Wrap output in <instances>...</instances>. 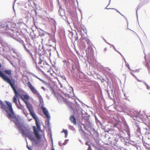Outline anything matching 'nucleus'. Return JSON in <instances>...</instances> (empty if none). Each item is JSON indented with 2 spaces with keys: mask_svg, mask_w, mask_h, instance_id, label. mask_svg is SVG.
<instances>
[{
  "mask_svg": "<svg viewBox=\"0 0 150 150\" xmlns=\"http://www.w3.org/2000/svg\"><path fill=\"white\" fill-rule=\"evenodd\" d=\"M146 86L147 87L146 88L147 89L149 90L150 89V87H149L148 85H146Z\"/></svg>",
  "mask_w": 150,
  "mask_h": 150,
  "instance_id": "nucleus-59",
  "label": "nucleus"
},
{
  "mask_svg": "<svg viewBox=\"0 0 150 150\" xmlns=\"http://www.w3.org/2000/svg\"><path fill=\"white\" fill-rule=\"evenodd\" d=\"M23 97H21L23 100L26 104L27 108L29 110L30 115L36 121V125L38 129H40V126L38 124L39 119L37 115L34 112L32 105L28 101L29 98V96L28 95H23Z\"/></svg>",
  "mask_w": 150,
  "mask_h": 150,
  "instance_id": "nucleus-1",
  "label": "nucleus"
},
{
  "mask_svg": "<svg viewBox=\"0 0 150 150\" xmlns=\"http://www.w3.org/2000/svg\"><path fill=\"white\" fill-rule=\"evenodd\" d=\"M83 32H85V33H87V30H86V29H83Z\"/></svg>",
  "mask_w": 150,
  "mask_h": 150,
  "instance_id": "nucleus-56",
  "label": "nucleus"
},
{
  "mask_svg": "<svg viewBox=\"0 0 150 150\" xmlns=\"http://www.w3.org/2000/svg\"><path fill=\"white\" fill-rule=\"evenodd\" d=\"M16 117V116H15ZM12 117L9 118L11 119ZM15 118L16 119L13 121V122L16 125L17 128L19 132L22 134L23 136V135L27 132L30 128L28 127H25L24 125L21 124L19 121V120L16 118V117L12 118Z\"/></svg>",
  "mask_w": 150,
  "mask_h": 150,
  "instance_id": "nucleus-6",
  "label": "nucleus"
},
{
  "mask_svg": "<svg viewBox=\"0 0 150 150\" xmlns=\"http://www.w3.org/2000/svg\"><path fill=\"white\" fill-rule=\"evenodd\" d=\"M70 89H71V90H72V92L73 93V90H73V88L71 86V87H70Z\"/></svg>",
  "mask_w": 150,
  "mask_h": 150,
  "instance_id": "nucleus-62",
  "label": "nucleus"
},
{
  "mask_svg": "<svg viewBox=\"0 0 150 150\" xmlns=\"http://www.w3.org/2000/svg\"><path fill=\"white\" fill-rule=\"evenodd\" d=\"M113 131V129L112 128H106L105 132L109 133H111Z\"/></svg>",
  "mask_w": 150,
  "mask_h": 150,
  "instance_id": "nucleus-20",
  "label": "nucleus"
},
{
  "mask_svg": "<svg viewBox=\"0 0 150 150\" xmlns=\"http://www.w3.org/2000/svg\"><path fill=\"white\" fill-rule=\"evenodd\" d=\"M91 148L90 145H89L88 148L87 150H91Z\"/></svg>",
  "mask_w": 150,
  "mask_h": 150,
  "instance_id": "nucleus-50",
  "label": "nucleus"
},
{
  "mask_svg": "<svg viewBox=\"0 0 150 150\" xmlns=\"http://www.w3.org/2000/svg\"><path fill=\"white\" fill-rule=\"evenodd\" d=\"M26 137H28L32 142L33 144L35 146H37L38 144L40 142L41 139V136L40 134V138L39 139L35 137L37 140L34 137L33 134V132L30 129L28 130L23 135Z\"/></svg>",
  "mask_w": 150,
  "mask_h": 150,
  "instance_id": "nucleus-5",
  "label": "nucleus"
},
{
  "mask_svg": "<svg viewBox=\"0 0 150 150\" xmlns=\"http://www.w3.org/2000/svg\"><path fill=\"white\" fill-rule=\"evenodd\" d=\"M13 52L15 53L16 54V56H13V57L14 58H15L17 59L18 60V62L19 61H21V59H22L21 55L20 54L18 53H16L15 50H13Z\"/></svg>",
  "mask_w": 150,
  "mask_h": 150,
  "instance_id": "nucleus-11",
  "label": "nucleus"
},
{
  "mask_svg": "<svg viewBox=\"0 0 150 150\" xmlns=\"http://www.w3.org/2000/svg\"><path fill=\"white\" fill-rule=\"evenodd\" d=\"M125 63L126 66L127 67H128L129 66V64L126 61H125Z\"/></svg>",
  "mask_w": 150,
  "mask_h": 150,
  "instance_id": "nucleus-46",
  "label": "nucleus"
},
{
  "mask_svg": "<svg viewBox=\"0 0 150 150\" xmlns=\"http://www.w3.org/2000/svg\"><path fill=\"white\" fill-rule=\"evenodd\" d=\"M27 148L29 150H32V148L31 146H28V144L27 145Z\"/></svg>",
  "mask_w": 150,
  "mask_h": 150,
  "instance_id": "nucleus-44",
  "label": "nucleus"
},
{
  "mask_svg": "<svg viewBox=\"0 0 150 150\" xmlns=\"http://www.w3.org/2000/svg\"><path fill=\"white\" fill-rule=\"evenodd\" d=\"M130 73L132 76H133L135 77L136 79H137V77L134 75V74L133 73H132V72H130Z\"/></svg>",
  "mask_w": 150,
  "mask_h": 150,
  "instance_id": "nucleus-48",
  "label": "nucleus"
},
{
  "mask_svg": "<svg viewBox=\"0 0 150 150\" xmlns=\"http://www.w3.org/2000/svg\"><path fill=\"white\" fill-rule=\"evenodd\" d=\"M10 63L11 64H12V65L13 66V67H15L16 65H14L13 64V62H10Z\"/></svg>",
  "mask_w": 150,
  "mask_h": 150,
  "instance_id": "nucleus-58",
  "label": "nucleus"
},
{
  "mask_svg": "<svg viewBox=\"0 0 150 150\" xmlns=\"http://www.w3.org/2000/svg\"><path fill=\"white\" fill-rule=\"evenodd\" d=\"M107 44L109 45L110 46H111L112 47L113 49L116 51L117 52V50H116V49L115 48V46L112 45L111 44L108 42H107Z\"/></svg>",
  "mask_w": 150,
  "mask_h": 150,
  "instance_id": "nucleus-33",
  "label": "nucleus"
},
{
  "mask_svg": "<svg viewBox=\"0 0 150 150\" xmlns=\"http://www.w3.org/2000/svg\"><path fill=\"white\" fill-rule=\"evenodd\" d=\"M33 1V2L34 4V5L35 6L36 8L37 9V6H38V4H37V3H36L37 1Z\"/></svg>",
  "mask_w": 150,
  "mask_h": 150,
  "instance_id": "nucleus-31",
  "label": "nucleus"
},
{
  "mask_svg": "<svg viewBox=\"0 0 150 150\" xmlns=\"http://www.w3.org/2000/svg\"><path fill=\"white\" fill-rule=\"evenodd\" d=\"M0 29L3 31L7 30L11 35L17 31L16 24L9 22H0Z\"/></svg>",
  "mask_w": 150,
  "mask_h": 150,
  "instance_id": "nucleus-2",
  "label": "nucleus"
},
{
  "mask_svg": "<svg viewBox=\"0 0 150 150\" xmlns=\"http://www.w3.org/2000/svg\"><path fill=\"white\" fill-rule=\"evenodd\" d=\"M45 115L48 119V120L47 121V126L48 127H50V116L49 112H48V113L47 115H46H46Z\"/></svg>",
  "mask_w": 150,
  "mask_h": 150,
  "instance_id": "nucleus-15",
  "label": "nucleus"
},
{
  "mask_svg": "<svg viewBox=\"0 0 150 150\" xmlns=\"http://www.w3.org/2000/svg\"><path fill=\"white\" fill-rule=\"evenodd\" d=\"M44 84L46 86H47L49 88L52 87L51 84L50 83H47L45 82Z\"/></svg>",
  "mask_w": 150,
  "mask_h": 150,
  "instance_id": "nucleus-28",
  "label": "nucleus"
},
{
  "mask_svg": "<svg viewBox=\"0 0 150 150\" xmlns=\"http://www.w3.org/2000/svg\"><path fill=\"white\" fill-rule=\"evenodd\" d=\"M70 119L72 123L74 125H76V122L75 118L73 115H71L70 116Z\"/></svg>",
  "mask_w": 150,
  "mask_h": 150,
  "instance_id": "nucleus-16",
  "label": "nucleus"
},
{
  "mask_svg": "<svg viewBox=\"0 0 150 150\" xmlns=\"http://www.w3.org/2000/svg\"><path fill=\"white\" fill-rule=\"evenodd\" d=\"M23 46L25 52L29 54L33 60L34 61V58L33 57L32 53L30 50L29 45L28 44H25Z\"/></svg>",
  "mask_w": 150,
  "mask_h": 150,
  "instance_id": "nucleus-8",
  "label": "nucleus"
},
{
  "mask_svg": "<svg viewBox=\"0 0 150 150\" xmlns=\"http://www.w3.org/2000/svg\"><path fill=\"white\" fill-rule=\"evenodd\" d=\"M39 61L38 62V64H41L42 63V60H41V58L40 57V58H39Z\"/></svg>",
  "mask_w": 150,
  "mask_h": 150,
  "instance_id": "nucleus-47",
  "label": "nucleus"
},
{
  "mask_svg": "<svg viewBox=\"0 0 150 150\" xmlns=\"http://www.w3.org/2000/svg\"><path fill=\"white\" fill-rule=\"evenodd\" d=\"M51 49H50L48 48L46 50V53L49 52L50 54V56L51 55Z\"/></svg>",
  "mask_w": 150,
  "mask_h": 150,
  "instance_id": "nucleus-32",
  "label": "nucleus"
},
{
  "mask_svg": "<svg viewBox=\"0 0 150 150\" xmlns=\"http://www.w3.org/2000/svg\"><path fill=\"white\" fill-rule=\"evenodd\" d=\"M69 141L68 139H65V140L64 142L63 143V145H66L68 142Z\"/></svg>",
  "mask_w": 150,
  "mask_h": 150,
  "instance_id": "nucleus-36",
  "label": "nucleus"
},
{
  "mask_svg": "<svg viewBox=\"0 0 150 150\" xmlns=\"http://www.w3.org/2000/svg\"><path fill=\"white\" fill-rule=\"evenodd\" d=\"M75 52L78 55H79V56L80 55V54L79 52L77 50H75Z\"/></svg>",
  "mask_w": 150,
  "mask_h": 150,
  "instance_id": "nucleus-53",
  "label": "nucleus"
},
{
  "mask_svg": "<svg viewBox=\"0 0 150 150\" xmlns=\"http://www.w3.org/2000/svg\"><path fill=\"white\" fill-rule=\"evenodd\" d=\"M11 37L13 38L14 39H15V40H17L18 42H20V40H18L16 38H14V37H13V36H12L11 35Z\"/></svg>",
  "mask_w": 150,
  "mask_h": 150,
  "instance_id": "nucleus-39",
  "label": "nucleus"
},
{
  "mask_svg": "<svg viewBox=\"0 0 150 150\" xmlns=\"http://www.w3.org/2000/svg\"><path fill=\"white\" fill-rule=\"evenodd\" d=\"M135 117H139V115L137 113V112H136V113L135 114Z\"/></svg>",
  "mask_w": 150,
  "mask_h": 150,
  "instance_id": "nucleus-52",
  "label": "nucleus"
},
{
  "mask_svg": "<svg viewBox=\"0 0 150 150\" xmlns=\"http://www.w3.org/2000/svg\"><path fill=\"white\" fill-rule=\"evenodd\" d=\"M108 135L107 134H105L104 136V138L105 139L108 138V139L110 138V137H108Z\"/></svg>",
  "mask_w": 150,
  "mask_h": 150,
  "instance_id": "nucleus-37",
  "label": "nucleus"
},
{
  "mask_svg": "<svg viewBox=\"0 0 150 150\" xmlns=\"http://www.w3.org/2000/svg\"><path fill=\"white\" fill-rule=\"evenodd\" d=\"M112 9L115 10L117 12L119 13L120 14H121V13L117 9H115V8H112Z\"/></svg>",
  "mask_w": 150,
  "mask_h": 150,
  "instance_id": "nucleus-54",
  "label": "nucleus"
},
{
  "mask_svg": "<svg viewBox=\"0 0 150 150\" xmlns=\"http://www.w3.org/2000/svg\"><path fill=\"white\" fill-rule=\"evenodd\" d=\"M123 139V138L121 136V134H117L115 139H120V140H122Z\"/></svg>",
  "mask_w": 150,
  "mask_h": 150,
  "instance_id": "nucleus-21",
  "label": "nucleus"
},
{
  "mask_svg": "<svg viewBox=\"0 0 150 150\" xmlns=\"http://www.w3.org/2000/svg\"><path fill=\"white\" fill-rule=\"evenodd\" d=\"M48 127V130H49V131H50V137L51 140L52 142V143H53V139H52V132H51V128L50 127V126Z\"/></svg>",
  "mask_w": 150,
  "mask_h": 150,
  "instance_id": "nucleus-24",
  "label": "nucleus"
},
{
  "mask_svg": "<svg viewBox=\"0 0 150 150\" xmlns=\"http://www.w3.org/2000/svg\"><path fill=\"white\" fill-rule=\"evenodd\" d=\"M86 55L89 56L93 54L94 51L92 46L88 47L86 50Z\"/></svg>",
  "mask_w": 150,
  "mask_h": 150,
  "instance_id": "nucleus-10",
  "label": "nucleus"
},
{
  "mask_svg": "<svg viewBox=\"0 0 150 150\" xmlns=\"http://www.w3.org/2000/svg\"><path fill=\"white\" fill-rule=\"evenodd\" d=\"M58 3L59 6V8L58 11V14L61 16H63L62 14H63L64 13V11L62 8V6L60 4L59 1H58Z\"/></svg>",
  "mask_w": 150,
  "mask_h": 150,
  "instance_id": "nucleus-12",
  "label": "nucleus"
},
{
  "mask_svg": "<svg viewBox=\"0 0 150 150\" xmlns=\"http://www.w3.org/2000/svg\"><path fill=\"white\" fill-rule=\"evenodd\" d=\"M85 144L86 145H88V146H89V144H88V142H86L85 143Z\"/></svg>",
  "mask_w": 150,
  "mask_h": 150,
  "instance_id": "nucleus-63",
  "label": "nucleus"
},
{
  "mask_svg": "<svg viewBox=\"0 0 150 150\" xmlns=\"http://www.w3.org/2000/svg\"><path fill=\"white\" fill-rule=\"evenodd\" d=\"M58 144H59V145L60 146H62V144L61 143V141H59L58 142Z\"/></svg>",
  "mask_w": 150,
  "mask_h": 150,
  "instance_id": "nucleus-55",
  "label": "nucleus"
},
{
  "mask_svg": "<svg viewBox=\"0 0 150 150\" xmlns=\"http://www.w3.org/2000/svg\"><path fill=\"white\" fill-rule=\"evenodd\" d=\"M122 16H123L126 19V21H127V24H128V21H127V19L125 17V16H124L121 13V14H120Z\"/></svg>",
  "mask_w": 150,
  "mask_h": 150,
  "instance_id": "nucleus-49",
  "label": "nucleus"
},
{
  "mask_svg": "<svg viewBox=\"0 0 150 150\" xmlns=\"http://www.w3.org/2000/svg\"><path fill=\"white\" fill-rule=\"evenodd\" d=\"M65 96L66 97H67L68 98H71L72 96H71L69 93H65L64 94Z\"/></svg>",
  "mask_w": 150,
  "mask_h": 150,
  "instance_id": "nucleus-29",
  "label": "nucleus"
},
{
  "mask_svg": "<svg viewBox=\"0 0 150 150\" xmlns=\"http://www.w3.org/2000/svg\"><path fill=\"white\" fill-rule=\"evenodd\" d=\"M82 110H81V116L82 117V118H83L84 116L83 113L82 112Z\"/></svg>",
  "mask_w": 150,
  "mask_h": 150,
  "instance_id": "nucleus-51",
  "label": "nucleus"
},
{
  "mask_svg": "<svg viewBox=\"0 0 150 150\" xmlns=\"http://www.w3.org/2000/svg\"><path fill=\"white\" fill-rule=\"evenodd\" d=\"M137 80V81L139 82H142V80H140L139 79H138L137 78V79H136Z\"/></svg>",
  "mask_w": 150,
  "mask_h": 150,
  "instance_id": "nucleus-61",
  "label": "nucleus"
},
{
  "mask_svg": "<svg viewBox=\"0 0 150 150\" xmlns=\"http://www.w3.org/2000/svg\"><path fill=\"white\" fill-rule=\"evenodd\" d=\"M33 62H35V64H36V68L37 69H39L40 68H39V67L38 66H37L36 62L35 61V59H34V61H33Z\"/></svg>",
  "mask_w": 150,
  "mask_h": 150,
  "instance_id": "nucleus-38",
  "label": "nucleus"
},
{
  "mask_svg": "<svg viewBox=\"0 0 150 150\" xmlns=\"http://www.w3.org/2000/svg\"><path fill=\"white\" fill-rule=\"evenodd\" d=\"M132 71L134 72H139V69H135L134 70H132Z\"/></svg>",
  "mask_w": 150,
  "mask_h": 150,
  "instance_id": "nucleus-45",
  "label": "nucleus"
},
{
  "mask_svg": "<svg viewBox=\"0 0 150 150\" xmlns=\"http://www.w3.org/2000/svg\"><path fill=\"white\" fill-rule=\"evenodd\" d=\"M90 116V115H89L88 116H84L82 118L85 120V122H86L88 121H90L89 120Z\"/></svg>",
  "mask_w": 150,
  "mask_h": 150,
  "instance_id": "nucleus-23",
  "label": "nucleus"
},
{
  "mask_svg": "<svg viewBox=\"0 0 150 150\" xmlns=\"http://www.w3.org/2000/svg\"><path fill=\"white\" fill-rule=\"evenodd\" d=\"M15 1L13 3V10H14V4H15V2L16 1Z\"/></svg>",
  "mask_w": 150,
  "mask_h": 150,
  "instance_id": "nucleus-57",
  "label": "nucleus"
},
{
  "mask_svg": "<svg viewBox=\"0 0 150 150\" xmlns=\"http://www.w3.org/2000/svg\"><path fill=\"white\" fill-rule=\"evenodd\" d=\"M85 39L88 45V47L92 46L93 45L92 44L89 39L87 38H86Z\"/></svg>",
  "mask_w": 150,
  "mask_h": 150,
  "instance_id": "nucleus-18",
  "label": "nucleus"
},
{
  "mask_svg": "<svg viewBox=\"0 0 150 150\" xmlns=\"http://www.w3.org/2000/svg\"><path fill=\"white\" fill-rule=\"evenodd\" d=\"M98 125L100 126V127L101 128V129L102 130H104V132H105V129L106 128V127L103 125L101 123V124H100Z\"/></svg>",
  "mask_w": 150,
  "mask_h": 150,
  "instance_id": "nucleus-27",
  "label": "nucleus"
},
{
  "mask_svg": "<svg viewBox=\"0 0 150 150\" xmlns=\"http://www.w3.org/2000/svg\"><path fill=\"white\" fill-rule=\"evenodd\" d=\"M78 31H79L80 34L82 36H83L84 35V34L82 32L81 30L80 31V30H78Z\"/></svg>",
  "mask_w": 150,
  "mask_h": 150,
  "instance_id": "nucleus-41",
  "label": "nucleus"
},
{
  "mask_svg": "<svg viewBox=\"0 0 150 150\" xmlns=\"http://www.w3.org/2000/svg\"><path fill=\"white\" fill-rule=\"evenodd\" d=\"M20 43L23 46L24 44H25L24 43V41L23 40H20Z\"/></svg>",
  "mask_w": 150,
  "mask_h": 150,
  "instance_id": "nucleus-42",
  "label": "nucleus"
},
{
  "mask_svg": "<svg viewBox=\"0 0 150 150\" xmlns=\"http://www.w3.org/2000/svg\"><path fill=\"white\" fill-rule=\"evenodd\" d=\"M16 106H17L18 108L19 109H22L21 107H23L21 104H20V106H19L18 104V105H16Z\"/></svg>",
  "mask_w": 150,
  "mask_h": 150,
  "instance_id": "nucleus-35",
  "label": "nucleus"
},
{
  "mask_svg": "<svg viewBox=\"0 0 150 150\" xmlns=\"http://www.w3.org/2000/svg\"><path fill=\"white\" fill-rule=\"evenodd\" d=\"M147 3V2H145V1H142L141 2L138 6L137 7V9L136 11V15H137V20H138V14L137 13V11L138 9H139L143 5L146 4Z\"/></svg>",
  "mask_w": 150,
  "mask_h": 150,
  "instance_id": "nucleus-13",
  "label": "nucleus"
},
{
  "mask_svg": "<svg viewBox=\"0 0 150 150\" xmlns=\"http://www.w3.org/2000/svg\"><path fill=\"white\" fill-rule=\"evenodd\" d=\"M50 89V90L52 92V94H54L55 93L53 89L52 88V87H51Z\"/></svg>",
  "mask_w": 150,
  "mask_h": 150,
  "instance_id": "nucleus-34",
  "label": "nucleus"
},
{
  "mask_svg": "<svg viewBox=\"0 0 150 150\" xmlns=\"http://www.w3.org/2000/svg\"><path fill=\"white\" fill-rule=\"evenodd\" d=\"M83 127L87 131H88L90 133L89 131V129H90L93 131V135L96 138H97L98 136V132L95 130L94 128L92 127V124L91 122L90 121L86 122V124H83Z\"/></svg>",
  "mask_w": 150,
  "mask_h": 150,
  "instance_id": "nucleus-7",
  "label": "nucleus"
},
{
  "mask_svg": "<svg viewBox=\"0 0 150 150\" xmlns=\"http://www.w3.org/2000/svg\"><path fill=\"white\" fill-rule=\"evenodd\" d=\"M4 72L6 74H10L11 72L10 70H6L4 71Z\"/></svg>",
  "mask_w": 150,
  "mask_h": 150,
  "instance_id": "nucleus-26",
  "label": "nucleus"
},
{
  "mask_svg": "<svg viewBox=\"0 0 150 150\" xmlns=\"http://www.w3.org/2000/svg\"><path fill=\"white\" fill-rule=\"evenodd\" d=\"M18 62L20 64L21 66L23 67H25L26 63L25 60H23L22 59L21 61H19Z\"/></svg>",
  "mask_w": 150,
  "mask_h": 150,
  "instance_id": "nucleus-17",
  "label": "nucleus"
},
{
  "mask_svg": "<svg viewBox=\"0 0 150 150\" xmlns=\"http://www.w3.org/2000/svg\"><path fill=\"white\" fill-rule=\"evenodd\" d=\"M69 107L72 110H73L74 109H73V106H72V104H69Z\"/></svg>",
  "mask_w": 150,
  "mask_h": 150,
  "instance_id": "nucleus-40",
  "label": "nucleus"
},
{
  "mask_svg": "<svg viewBox=\"0 0 150 150\" xmlns=\"http://www.w3.org/2000/svg\"><path fill=\"white\" fill-rule=\"evenodd\" d=\"M36 122V121H35ZM39 120L38 121V124H39ZM35 124H36V123L35 122ZM40 126V129H38L37 125H36L37 129L36 128V127L35 126H34L33 127V132H34V134L35 136V137H37L38 138L40 139V134L39 133L38 131L40 130V126Z\"/></svg>",
  "mask_w": 150,
  "mask_h": 150,
  "instance_id": "nucleus-9",
  "label": "nucleus"
},
{
  "mask_svg": "<svg viewBox=\"0 0 150 150\" xmlns=\"http://www.w3.org/2000/svg\"><path fill=\"white\" fill-rule=\"evenodd\" d=\"M118 125V124H115V125H114V127H117V126Z\"/></svg>",
  "mask_w": 150,
  "mask_h": 150,
  "instance_id": "nucleus-60",
  "label": "nucleus"
},
{
  "mask_svg": "<svg viewBox=\"0 0 150 150\" xmlns=\"http://www.w3.org/2000/svg\"><path fill=\"white\" fill-rule=\"evenodd\" d=\"M27 85L31 91L33 93L36 94L38 98L43 113L44 115H47L48 111L46 108L44 107V103L42 98L38 91L32 85L30 81L28 82Z\"/></svg>",
  "mask_w": 150,
  "mask_h": 150,
  "instance_id": "nucleus-4",
  "label": "nucleus"
},
{
  "mask_svg": "<svg viewBox=\"0 0 150 150\" xmlns=\"http://www.w3.org/2000/svg\"><path fill=\"white\" fill-rule=\"evenodd\" d=\"M8 150H16V149H12L11 148L9 149H8Z\"/></svg>",
  "mask_w": 150,
  "mask_h": 150,
  "instance_id": "nucleus-64",
  "label": "nucleus"
},
{
  "mask_svg": "<svg viewBox=\"0 0 150 150\" xmlns=\"http://www.w3.org/2000/svg\"><path fill=\"white\" fill-rule=\"evenodd\" d=\"M17 98L16 96H14L13 98V102L15 103L16 105H18Z\"/></svg>",
  "mask_w": 150,
  "mask_h": 150,
  "instance_id": "nucleus-25",
  "label": "nucleus"
},
{
  "mask_svg": "<svg viewBox=\"0 0 150 150\" xmlns=\"http://www.w3.org/2000/svg\"><path fill=\"white\" fill-rule=\"evenodd\" d=\"M136 134L138 135H139L141 134V129L140 127L138 125L137 123H136Z\"/></svg>",
  "mask_w": 150,
  "mask_h": 150,
  "instance_id": "nucleus-14",
  "label": "nucleus"
},
{
  "mask_svg": "<svg viewBox=\"0 0 150 150\" xmlns=\"http://www.w3.org/2000/svg\"><path fill=\"white\" fill-rule=\"evenodd\" d=\"M62 133H64L65 134V137L66 138L68 136V132L67 129H63L62 131L61 132Z\"/></svg>",
  "mask_w": 150,
  "mask_h": 150,
  "instance_id": "nucleus-22",
  "label": "nucleus"
},
{
  "mask_svg": "<svg viewBox=\"0 0 150 150\" xmlns=\"http://www.w3.org/2000/svg\"><path fill=\"white\" fill-rule=\"evenodd\" d=\"M40 35L42 37L45 36V33L44 31L40 29V30L39 31Z\"/></svg>",
  "mask_w": 150,
  "mask_h": 150,
  "instance_id": "nucleus-19",
  "label": "nucleus"
},
{
  "mask_svg": "<svg viewBox=\"0 0 150 150\" xmlns=\"http://www.w3.org/2000/svg\"><path fill=\"white\" fill-rule=\"evenodd\" d=\"M95 120L97 125H98L100 124H101V123L100 121L98 120L97 118H96V119H95Z\"/></svg>",
  "mask_w": 150,
  "mask_h": 150,
  "instance_id": "nucleus-30",
  "label": "nucleus"
},
{
  "mask_svg": "<svg viewBox=\"0 0 150 150\" xmlns=\"http://www.w3.org/2000/svg\"><path fill=\"white\" fill-rule=\"evenodd\" d=\"M110 1L109 2V3L108 4V5H107V6L105 8V9H112V8H108V6L110 4Z\"/></svg>",
  "mask_w": 150,
  "mask_h": 150,
  "instance_id": "nucleus-43",
  "label": "nucleus"
},
{
  "mask_svg": "<svg viewBox=\"0 0 150 150\" xmlns=\"http://www.w3.org/2000/svg\"><path fill=\"white\" fill-rule=\"evenodd\" d=\"M5 102L6 103L7 106L3 103L2 101L0 100V105L1 108L6 111L7 113L6 116L9 118L16 117L11 103L10 102L6 100L5 101Z\"/></svg>",
  "mask_w": 150,
  "mask_h": 150,
  "instance_id": "nucleus-3",
  "label": "nucleus"
}]
</instances>
